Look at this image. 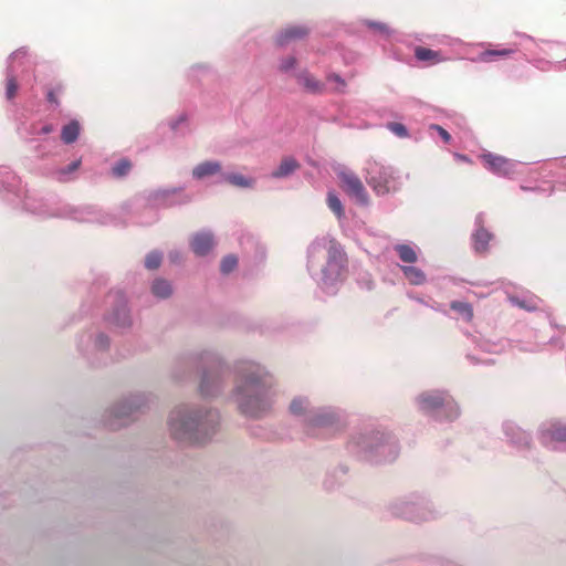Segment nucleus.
Returning <instances> with one entry per match:
<instances>
[{
    "label": "nucleus",
    "instance_id": "nucleus-1",
    "mask_svg": "<svg viewBox=\"0 0 566 566\" xmlns=\"http://www.w3.org/2000/svg\"><path fill=\"white\" fill-rule=\"evenodd\" d=\"M231 373L234 377L231 396L239 411L253 419L269 415L277 398L272 373L261 363L248 358L235 360Z\"/></svg>",
    "mask_w": 566,
    "mask_h": 566
},
{
    "label": "nucleus",
    "instance_id": "nucleus-2",
    "mask_svg": "<svg viewBox=\"0 0 566 566\" xmlns=\"http://www.w3.org/2000/svg\"><path fill=\"white\" fill-rule=\"evenodd\" d=\"M306 270L322 294L335 296L348 276L343 245L329 237L316 238L307 248Z\"/></svg>",
    "mask_w": 566,
    "mask_h": 566
},
{
    "label": "nucleus",
    "instance_id": "nucleus-3",
    "mask_svg": "<svg viewBox=\"0 0 566 566\" xmlns=\"http://www.w3.org/2000/svg\"><path fill=\"white\" fill-rule=\"evenodd\" d=\"M220 424L218 410L198 403H182L169 416V430L182 443L201 444L210 441Z\"/></svg>",
    "mask_w": 566,
    "mask_h": 566
},
{
    "label": "nucleus",
    "instance_id": "nucleus-4",
    "mask_svg": "<svg viewBox=\"0 0 566 566\" xmlns=\"http://www.w3.org/2000/svg\"><path fill=\"white\" fill-rule=\"evenodd\" d=\"M346 449L355 459L373 464L392 461L399 452L396 437L386 428L371 423L356 429Z\"/></svg>",
    "mask_w": 566,
    "mask_h": 566
},
{
    "label": "nucleus",
    "instance_id": "nucleus-5",
    "mask_svg": "<svg viewBox=\"0 0 566 566\" xmlns=\"http://www.w3.org/2000/svg\"><path fill=\"white\" fill-rule=\"evenodd\" d=\"M182 360L185 364L203 368L199 386L202 396L216 397L223 391L227 384L226 363L216 350L203 349L190 353Z\"/></svg>",
    "mask_w": 566,
    "mask_h": 566
},
{
    "label": "nucleus",
    "instance_id": "nucleus-6",
    "mask_svg": "<svg viewBox=\"0 0 566 566\" xmlns=\"http://www.w3.org/2000/svg\"><path fill=\"white\" fill-rule=\"evenodd\" d=\"M418 410L438 422H452L460 416V408L449 391L428 389L415 398Z\"/></svg>",
    "mask_w": 566,
    "mask_h": 566
},
{
    "label": "nucleus",
    "instance_id": "nucleus-7",
    "mask_svg": "<svg viewBox=\"0 0 566 566\" xmlns=\"http://www.w3.org/2000/svg\"><path fill=\"white\" fill-rule=\"evenodd\" d=\"M474 349L467 354V359L472 365H491L494 364V359L490 357V355H500L506 353L507 350L517 348L520 352H538L541 350V344L535 343L530 344L524 340H511L507 338H485V337H474Z\"/></svg>",
    "mask_w": 566,
    "mask_h": 566
},
{
    "label": "nucleus",
    "instance_id": "nucleus-8",
    "mask_svg": "<svg viewBox=\"0 0 566 566\" xmlns=\"http://www.w3.org/2000/svg\"><path fill=\"white\" fill-rule=\"evenodd\" d=\"M388 510L392 516L416 523L429 521L437 516V510L432 501L422 492H412L394 500L390 502Z\"/></svg>",
    "mask_w": 566,
    "mask_h": 566
},
{
    "label": "nucleus",
    "instance_id": "nucleus-9",
    "mask_svg": "<svg viewBox=\"0 0 566 566\" xmlns=\"http://www.w3.org/2000/svg\"><path fill=\"white\" fill-rule=\"evenodd\" d=\"M33 62L25 48L15 50L8 59L6 72V97L12 101L18 92L19 83H29Z\"/></svg>",
    "mask_w": 566,
    "mask_h": 566
},
{
    "label": "nucleus",
    "instance_id": "nucleus-10",
    "mask_svg": "<svg viewBox=\"0 0 566 566\" xmlns=\"http://www.w3.org/2000/svg\"><path fill=\"white\" fill-rule=\"evenodd\" d=\"M366 180L377 196H386L400 190L403 180L400 172L378 161H370L366 168Z\"/></svg>",
    "mask_w": 566,
    "mask_h": 566
},
{
    "label": "nucleus",
    "instance_id": "nucleus-11",
    "mask_svg": "<svg viewBox=\"0 0 566 566\" xmlns=\"http://www.w3.org/2000/svg\"><path fill=\"white\" fill-rule=\"evenodd\" d=\"M57 213L60 219L75 222L97 223L102 226L116 223L114 214L98 206L90 203L73 205L61 200Z\"/></svg>",
    "mask_w": 566,
    "mask_h": 566
},
{
    "label": "nucleus",
    "instance_id": "nucleus-12",
    "mask_svg": "<svg viewBox=\"0 0 566 566\" xmlns=\"http://www.w3.org/2000/svg\"><path fill=\"white\" fill-rule=\"evenodd\" d=\"M149 402L150 396L146 392L129 395L109 410L108 426L112 429L126 426L136 413L147 408Z\"/></svg>",
    "mask_w": 566,
    "mask_h": 566
},
{
    "label": "nucleus",
    "instance_id": "nucleus-13",
    "mask_svg": "<svg viewBox=\"0 0 566 566\" xmlns=\"http://www.w3.org/2000/svg\"><path fill=\"white\" fill-rule=\"evenodd\" d=\"M108 335L96 327L90 328L80 335L77 349L80 354L92 364L99 363L109 349Z\"/></svg>",
    "mask_w": 566,
    "mask_h": 566
},
{
    "label": "nucleus",
    "instance_id": "nucleus-14",
    "mask_svg": "<svg viewBox=\"0 0 566 566\" xmlns=\"http://www.w3.org/2000/svg\"><path fill=\"white\" fill-rule=\"evenodd\" d=\"M12 205L20 206L22 210L41 218H59L61 200L53 196L43 197L38 192L24 190L21 198Z\"/></svg>",
    "mask_w": 566,
    "mask_h": 566
},
{
    "label": "nucleus",
    "instance_id": "nucleus-15",
    "mask_svg": "<svg viewBox=\"0 0 566 566\" xmlns=\"http://www.w3.org/2000/svg\"><path fill=\"white\" fill-rule=\"evenodd\" d=\"M106 302L112 305V310L105 315V322L115 328H129L132 316L125 294L120 291L111 292Z\"/></svg>",
    "mask_w": 566,
    "mask_h": 566
},
{
    "label": "nucleus",
    "instance_id": "nucleus-16",
    "mask_svg": "<svg viewBox=\"0 0 566 566\" xmlns=\"http://www.w3.org/2000/svg\"><path fill=\"white\" fill-rule=\"evenodd\" d=\"M537 439L549 450L566 449V422L560 420L543 422L538 428Z\"/></svg>",
    "mask_w": 566,
    "mask_h": 566
},
{
    "label": "nucleus",
    "instance_id": "nucleus-17",
    "mask_svg": "<svg viewBox=\"0 0 566 566\" xmlns=\"http://www.w3.org/2000/svg\"><path fill=\"white\" fill-rule=\"evenodd\" d=\"M345 420V412L332 406H316L307 430L337 429Z\"/></svg>",
    "mask_w": 566,
    "mask_h": 566
},
{
    "label": "nucleus",
    "instance_id": "nucleus-18",
    "mask_svg": "<svg viewBox=\"0 0 566 566\" xmlns=\"http://www.w3.org/2000/svg\"><path fill=\"white\" fill-rule=\"evenodd\" d=\"M481 159L485 168L497 177L513 178L518 172L517 168L523 164L492 153H484Z\"/></svg>",
    "mask_w": 566,
    "mask_h": 566
},
{
    "label": "nucleus",
    "instance_id": "nucleus-19",
    "mask_svg": "<svg viewBox=\"0 0 566 566\" xmlns=\"http://www.w3.org/2000/svg\"><path fill=\"white\" fill-rule=\"evenodd\" d=\"M338 178L346 195L360 206L369 202L368 193L356 174L348 169L340 170Z\"/></svg>",
    "mask_w": 566,
    "mask_h": 566
},
{
    "label": "nucleus",
    "instance_id": "nucleus-20",
    "mask_svg": "<svg viewBox=\"0 0 566 566\" xmlns=\"http://www.w3.org/2000/svg\"><path fill=\"white\" fill-rule=\"evenodd\" d=\"M25 189L20 178L8 167L0 166V193L10 203L21 198Z\"/></svg>",
    "mask_w": 566,
    "mask_h": 566
},
{
    "label": "nucleus",
    "instance_id": "nucleus-21",
    "mask_svg": "<svg viewBox=\"0 0 566 566\" xmlns=\"http://www.w3.org/2000/svg\"><path fill=\"white\" fill-rule=\"evenodd\" d=\"M503 434L507 443L516 451L522 452L530 448L531 436L514 421L506 420L502 423Z\"/></svg>",
    "mask_w": 566,
    "mask_h": 566
},
{
    "label": "nucleus",
    "instance_id": "nucleus-22",
    "mask_svg": "<svg viewBox=\"0 0 566 566\" xmlns=\"http://www.w3.org/2000/svg\"><path fill=\"white\" fill-rule=\"evenodd\" d=\"M315 408L316 406L310 397L300 395L295 396L291 400L289 405V412L307 428Z\"/></svg>",
    "mask_w": 566,
    "mask_h": 566
},
{
    "label": "nucleus",
    "instance_id": "nucleus-23",
    "mask_svg": "<svg viewBox=\"0 0 566 566\" xmlns=\"http://www.w3.org/2000/svg\"><path fill=\"white\" fill-rule=\"evenodd\" d=\"M485 214L480 212L474 220L475 230L472 233V245L476 253H485L493 234L484 228Z\"/></svg>",
    "mask_w": 566,
    "mask_h": 566
},
{
    "label": "nucleus",
    "instance_id": "nucleus-24",
    "mask_svg": "<svg viewBox=\"0 0 566 566\" xmlns=\"http://www.w3.org/2000/svg\"><path fill=\"white\" fill-rule=\"evenodd\" d=\"M53 124L40 122H22L18 125L17 132L24 140H35L42 135H49L54 132Z\"/></svg>",
    "mask_w": 566,
    "mask_h": 566
},
{
    "label": "nucleus",
    "instance_id": "nucleus-25",
    "mask_svg": "<svg viewBox=\"0 0 566 566\" xmlns=\"http://www.w3.org/2000/svg\"><path fill=\"white\" fill-rule=\"evenodd\" d=\"M214 235L210 230H202L191 235L189 245L197 256L208 255L214 248Z\"/></svg>",
    "mask_w": 566,
    "mask_h": 566
},
{
    "label": "nucleus",
    "instance_id": "nucleus-26",
    "mask_svg": "<svg viewBox=\"0 0 566 566\" xmlns=\"http://www.w3.org/2000/svg\"><path fill=\"white\" fill-rule=\"evenodd\" d=\"M308 32V28L303 24L289 25L276 34L275 43L277 46L284 48L293 41L305 38Z\"/></svg>",
    "mask_w": 566,
    "mask_h": 566
},
{
    "label": "nucleus",
    "instance_id": "nucleus-27",
    "mask_svg": "<svg viewBox=\"0 0 566 566\" xmlns=\"http://www.w3.org/2000/svg\"><path fill=\"white\" fill-rule=\"evenodd\" d=\"M156 200L164 207H172L190 202L191 197L184 193L181 189L171 188L158 191Z\"/></svg>",
    "mask_w": 566,
    "mask_h": 566
},
{
    "label": "nucleus",
    "instance_id": "nucleus-28",
    "mask_svg": "<svg viewBox=\"0 0 566 566\" xmlns=\"http://www.w3.org/2000/svg\"><path fill=\"white\" fill-rule=\"evenodd\" d=\"M221 164L218 160H207L198 164L192 169V177L197 180H202L211 176H219L221 178Z\"/></svg>",
    "mask_w": 566,
    "mask_h": 566
},
{
    "label": "nucleus",
    "instance_id": "nucleus-29",
    "mask_svg": "<svg viewBox=\"0 0 566 566\" xmlns=\"http://www.w3.org/2000/svg\"><path fill=\"white\" fill-rule=\"evenodd\" d=\"M394 251L397 253L402 265L415 264L418 261L420 249L412 242L398 243L394 245Z\"/></svg>",
    "mask_w": 566,
    "mask_h": 566
},
{
    "label": "nucleus",
    "instance_id": "nucleus-30",
    "mask_svg": "<svg viewBox=\"0 0 566 566\" xmlns=\"http://www.w3.org/2000/svg\"><path fill=\"white\" fill-rule=\"evenodd\" d=\"M82 164L81 158L73 160L64 167H59L52 170L51 176L60 182H69L76 178V172Z\"/></svg>",
    "mask_w": 566,
    "mask_h": 566
},
{
    "label": "nucleus",
    "instance_id": "nucleus-31",
    "mask_svg": "<svg viewBox=\"0 0 566 566\" xmlns=\"http://www.w3.org/2000/svg\"><path fill=\"white\" fill-rule=\"evenodd\" d=\"M295 77L298 84L308 93L319 94L324 91V83L316 80L307 71H301L295 73Z\"/></svg>",
    "mask_w": 566,
    "mask_h": 566
},
{
    "label": "nucleus",
    "instance_id": "nucleus-32",
    "mask_svg": "<svg viewBox=\"0 0 566 566\" xmlns=\"http://www.w3.org/2000/svg\"><path fill=\"white\" fill-rule=\"evenodd\" d=\"M300 167L297 160L292 156L284 157L276 169H274L270 177L273 179L287 178L293 175Z\"/></svg>",
    "mask_w": 566,
    "mask_h": 566
},
{
    "label": "nucleus",
    "instance_id": "nucleus-33",
    "mask_svg": "<svg viewBox=\"0 0 566 566\" xmlns=\"http://www.w3.org/2000/svg\"><path fill=\"white\" fill-rule=\"evenodd\" d=\"M218 182H228L238 188H252L254 186V179L247 177L242 174L238 172H222L221 178L218 179Z\"/></svg>",
    "mask_w": 566,
    "mask_h": 566
},
{
    "label": "nucleus",
    "instance_id": "nucleus-34",
    "mask_svg": "<svg viewBox=\"0 0 566 566\" xmlns=\"http://www.w3.org/2000/svg\"><path fill=\"white\" fill-rule=\"evenodd\" d=\"M403 277L411 284V285H422L427 282V275L426 273L420 269L415 266L413 264L410 265H399Z\"/></svg>",
    "mask_w": 566,
    "mask_h": 566
},
{
    "label": "nucleus",
    "instance_id": "nucleus-35",
    "mask_svg": "<svg viewBox=\"0 0 566 566\" xmlns=\"http://www.w3.org/2000/svg\"><path fill=\"white\" fill-rule=\"evenodd\" d=\"M415 56L418 61L424 62L428 65H434L447 60L439 51L423 46H417L415 49Z\"/></svg>",
    "mask_w": 566,
    "mask_h": 566
},
{
    "label": "nucleus",
    "instance_id": "nucleus-36",
    "mask_svg": "<svg viewBox=\"0 0 566 566\" xmlns=\"http://www.w3.org/2000/svg\"><path fill=\"white\" fill-rule=\"evenodd\" d=\"M450 310L457 314V318H461L465 323H471L474 317L472 304L464 301H452Z\"/></svg>",
    "mask_w": 566,
    "mask_h": 566
},
{
    "label": "nucleus",
    "instance_id": "nucleus-37",
    "mask_svg": "<svg viewBox=\"0 0 566 566\" xmlns=\"http://www.w3.org/2000/svg\"><path fill=\"white\" fill-rule=\"evenodd\" d=\"M81 134V125L78 120L72 119L67 124L63 125L61 129V140L66 144H73L77 140Z\"/></svg>",
    "mask_w": 566,
    "mask_h": 566
},
{
    "label": "nucleus",
    "instance_id": "nucleus-38",
    "mask_svg": "<svg viewBox=\"0 0 566 566\" xmlns=\"http://www.w3.org/2000/svg\"><path fill=\"white\" fill-rule=\"evenodd\" d=\"M151 294L158 300L168 298L172 294L171 283L163 277H157L150 286Z\"/></svg>",
    "mask_w": 566,
    "mask_h": 566
},
{
    "label": "nucleus",
    "instance_id": "nucleus-39",
    "mask_svg": "<svg viewBox=\"0 0 566 566\" xmlns=\"http://www.w3.org/2000/svg\"><path fill=\"white\" fill-rule=\"evenodd\" d=\"M516 51H517L516 48L500 49V50H484L481 53H479V55L476 56V59H474V61L490 63V62L496 61L500 57L509 56V55L515 53Z\"/></svg>",
    "mask_w": 566,
    "mask_h": 566
},
{
    "label": "nucleus",
    "instance_id": "nucleus-40",
    "mask_svg": "<svg viewBox=\"0 0 566 566\" xmlns=\"http://www.w3.org/2000/svg\"><path fill=\"white\" fill-rule=\"evenodd\" d=\"M510 301L513 305L527 311H535L539 308L541 300L536 296H510Z\"/></svg>",
    "mask_w": 566,
    "mask_h": 566
},
{
    "label": "nucleus",
    "instance_id": "nucleus-41",
    "mask_svg": "<svg viewBox=\"0 0 566 566\" xmlns=\"http://www.w3.org/2000/svg\"><path fill=\"white\" fill-rule=\"evenodd\" d=\"M363 23L370 29L375 34H378L382 39H390L394 35V30H391L386 23L373 21V20H364Z\"/></svg>",
    "mask_w": 566,
    "mask_h": 566
},
{
    "label": "nucleus",
    "instance_id": "nucleus-42",
    "mask_svg": "<svg viewBox=\"0 0 566 566\" xmlns=\"http://www.w3.org/2000/svg\"><path fill=\"white\" fill-rule=\"evenodd\" d=\"M168 125L174 133L185 134L189 130L187 113L182 112L178 114L175 118L169 119Z\"/></svg>",
    "mask_w": 566,
    "mask_h": 566
},
{
    "label": "nucleus",
    "instance_id": "nucleus-43",
    "mask_svg": "<svg viewBox=\"0 0 566 566\" xmlns=\"http://www.w3.org/2000/svg\"><path fill=\"white\" fill-rule=\"evenodd\" d=\"M327 206L334 212L337 219L342 221L345 217L344 207L338 196L333 191L327 193Z\"/></svg>",
    "mask_w": 566,
    "mask_h": 566
},
{
    "label": "nucleus",
    "instance_id": "nucleus-44",
    "mask_svg": "<svg viewBox=\"0 0 566 566\" xmlns=\"http://www.w3.org/2000/svg\"><path fill=\"white\" fill-rule=\"evenodd\" d=\"M163 252L159 250H153L145 256V268L148 270H157L163 261Z\"/></svg>",
    "mask_w": 566,
    "mask_h": 566
},
{
    "label": "nucleus",
    "instance_id": "nucleus-45",
    "mask_svg": "<svg viewBox=\"0 0 566 566\" xmlns=\"http://www.w3.org/2000/svg\"><path fill=\"white\" fill-rule=\"evenodd\" d=\"M516 36L521 39L520 45L527 51L528 53H535L536 49L539 45V42L536 41L533 36L525 33H516Z\"/></svg>",
    "mask_w": 566,
    "mask_h": 566
},
{
    "label": "nucleus",
    "instance_id": "nucleus-46",
    "mask_svg": "<svg viewBox=\"0 0 566 566\" xmlns=\"http://www.w3.org/2000/svg\"><path fill=\"white\" fill-rule=\"evenodd\" d=\"M356 282L360 289L366 291H371L375 287L373 275L367 271L359 272Z\"/></svg>",
    "mask_w": 566,
    "mask_h": 566
},
{
    "label": "nucleus",
    "instance_id": "nucleus-47",
    "mask_svg": "<svg viewBox=\"0 0 566 566\" xmlns=\"http://www.w3.org/2000/svg\"><path fill=\"white\" fill-rule=\"evenodd\" d=\"M531 63L541 71L559 70L563 65V62L554 63L544 59H534Z\"/></svg>",
    "mask_w": 566,
    "mask_h": 566
},
{
    "label": "nucleus",
    "instance_id": "nucleus-48",
    "mask_svg": "<svg viewBox=\"0 0 566 566\" xmlns=\"http://www.w3.org/2000/svg\"><path fill=\"white\" fill-rule=\"evenodd\" d=\"M428 133L432 138H434L436 135H438L446 144H448L451 140V135L440 125L430 124L428 126Z\"/></svg>",
    "mask_w": 566,
    "mask_h": 566
},
{
    "label": "nucleus",
    "instance_id": "nucleus-49",
    "mask_svg": "<svg viewBox=\"0 0 566 566\" xmlns=\"http://www.w3.org/2000/svg\"><path fill=\"white\" fill-rule=\"evenodd\" d=\"M237 265L238 258L234 254H229L222 259L220 270L223 274H229L237 268Z\"/></svg>",
    "mask_w": 566,
    "mask_h": 566
},
{
    "label": "nucleus",
    "instance_id": "nucleus-50",
    "mask_svg": "<svg viewBox=\"0 0 566 566\" xmlns=\"http://www.w3.org/2000/svg\"><path fill=\"white\" fill-rule=\"evenodd\" d=\"M130 167L132 165L128 160L122 159L112 167V175L115 177H123L128 174Z\"/></svg>",
    "mask_w": 566,
    "mask_h": 566
},
{
    "label": "nucleus",
    "instance_id": "nucleus-51",
    "mask_svg": "<svg viewBox=\"0 0 566 566\" xmlns=\"http://www.w3.org/2000/svg\"><path fill=\"white\" fill-rule=\"evenodd\" d=\"M408 296L411 300H413V301H416V302H418V303H420V304H422V305H424L427 307H430L431 310H433L436 312H439V313H442L444 315H448V312L444 310V306L442 304H440V303H437V302L429 303V302L424 301L422 297L416 296L413 294H408Z\"/></svg>",
    "mask_w": 566,
    "mask_h": 566
},
{
    "label": "nucleus",
    "instance_id": "nucleus-52",
    "mask_svg": "<svg viewBox=\"0 0 566 566\" xmlns=\"http://www.w3.org/2000/svg\"><path fill=\"white\" fill-rule=\"evenodd\" d=\"M296 66V57L293 55H289L286 57L281 59L279 64V70L282 73H289L291 71H294Z\"/></svg>",
    "mask_w": 566,
    "mask_h": 566
},
{
    "label": "nucleus",
    "instance_id": "nucleus-53",
    "mask_svg": "<svg viewBox=\"0 0 566 566\" xmlns=\"http://www.w3.org/2000/svg\"><path fill=\"white\" fill-rule=\"evenodd\" d=\"M387 128L399 138H406L409 136V132L403 124L388 123Z\"/></svg>",
    "mask_w": 566,
    "mask_h": 566
},
{
    "label": "nucleus",
    "instance_id": "nucleus-54",
    "mask_svg": "<svg viewBox=\"0 0 566 566\" xmlns=\"http://www.w3.org/2000/svg\"><path fill=\"white\" fill-rule=\"evenodd\" d=\"M327 81L336 83V87H335L336 92L343 93L345 91L346 82L339 74H336V73L329 74L327 76Z\"/></svg>",
    "mask_w": 566,
    "mask_h": 566
},
{
    "label": "nucleus",
    "instance_id": "nucleus-55",
    "mask_svg": "<svg viewBox=\"0 0 566 566\" xmlns=\"http://www.w3.org/2000/svg\"><path fill=\"white\" fill-rule=\"evenodd\" d=\"M63 91V87L61 85H56L55 87L51 88L49 92H48V101L51 103V104H54V105H59V101L56 98V95L62 93Z\"/></svg>",
    "mask_w": 566,
    "mask_h": 566
},
{
    "label": "nucleus",
    "instance_id": "nucleus-56",
    "mask_svg": "<svg viewBox=\"0 0 566 566\" xmlns=\"http://www.w3.org/2000/svg\"><path fill=\"white\" fill-rule=\"evenodd\" d=\"M168 259L172 264H180L184 261V253L180 250H171L168 253Z\"/></svg>",
    "mask_w": 566,
    "mask_h": 566
},
{
    "label": "nucleus",
    "instance_id": "nucleus-57",
    "mask_svg": "<svg viewBox=\"0 0 566 566\" xmlns=\"http://www.w3.org/2000/svg\"><path fill=\"white\" fill-rule=\"evenodd\" d=\"M340 472L342 474H345V471L343 469L338 470V471H335L334 473H328L325 481H324V486L325 489L327 490H333L335 486H336V482H334L332 479H334V476Z\"/></svg>",
    "mask_w": 566,
    "mask_h": 566
},
{
    "label": "nucleus",
    "instance_id": "nucleus-58",
    "mask_svg": "<svg viewBox=\"0 0 566 566\" xmlns=\"http://www.w3.org/2000/svg\"><path fill=\"white\" fill-rule=\"evenodd\" d=\"M454 157L462 161H469V158L465 155L454 154Z\"/></svg>",
    "mask_w": 566,
    "mask_h": 566
},
{
    "label": "nucleus",
    "instance_id": "nucleus-59",
    "mask_svg": "<svg viewBox=\"0 0 566 566\" xmlns=\"http://www.w3.org/2000/svg\"><path fill=\"white\" fill-rule=\"evenodd\" d=\"M521 188H522V190H533V188H528V187H524V186H522Z\"/></svg>",
    "mask_w": 566,
    "mask_h": 566
}]
</instances>
